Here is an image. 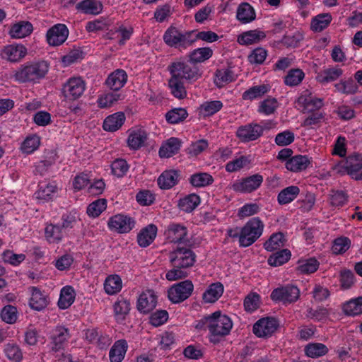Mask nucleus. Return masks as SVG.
<instances>
[{"label":"nucleus","instance_id":"1","mask_svg":"<svg viewBox=\"0 0 362 362\" xmlns=\"http://www.w3.org/2000/svg\"><path fill=\"white\" fill-rule=\"evenodd\" d=\"M264 223L259 217L250 218L243 227L228 230V235L238 238L240 247H246L252 245L262 234Z\"/></svg>","mask_w":362,"mask_h":362},{"label":"nucleus","instance_id":"2","mask_svg":"<svg viewBox=\"0 0 362 362\" xmlns=\"http://www.w3.org/2000/svg\"><path fill=\"white\" fill-rule=\"evenodd\" d=\"M170 77L192 83L202 76L199 67L193 64L189 59L177 58L173 61L167 68Z\"/></svg>","mask_w":362,"mask_h":362},{"label":"nucleus","instance_id":"3","mask_svg":"<svg viewBox=\"0 0 362 362\" xmlns=\"http://www.w3.org/2000/svg\"><path fill=\"white\" fill-rule=\"evenodd\" d=\"M49 70L45 61L26 63L15 71L13 78L18 83H35L44 78Z\"/></svg>","mask_w":362,"mask_h":362},{"label":"nucleus","instance_id":"4","mask_svg":"<svg viewBox=\"0 0 362 362\" xmlns=\"http://www.w3.org/2000/svg\"><path fill=\"white\" fill-rule=\"evenodd\" d=\"M209 322V340L214 344L220 341V338L228 335L232 327L233 322L229 317L221 311H216L210 315Z\"/></svg>","mask_w":362,"mask_h":362},{"label":"nucleus","instance_id":"5","mask_svg":"<svg viewBox=\"0 0 362 362\" xmlns=\"http://www.w3.org/2000/svg\"><path fill=\"white\" fill-rule=\"evenodd\" d=\"M170 261L175 267L188 268L196 261V255L189 248L177 247L170 253Z\"/></svg>","mask_w":362,"mask_h":362},{"label":"nucleus","instance_id":"6","mask_svg":"<svg viewBox=\"0 0 362 362\" xmlns=\"http://www.w3.org/2000/svg\"><path fill=\"white\" fill-rule=\"evenodd\" d=\"M193 290L192 282L185 280L173 285L168 291V296L173 303H180L187 299L192 295Z\"/></svg>","mask_w":362,"mask_h":362},{"label":"nucleus","instance_id":"7","mask_svg":"<svg viewBox=\"0 0 362 362\" xmlns=\"http://www.w3.org/2000/svg\"><path fill=\"white\" fill-rule=\"evenodd\" d=\"M86 88L85 81L81 77H71L69 78L62 86L63 95L69 100L79 98Z\"/></svg>","mask_w":362,"mask_h":362},{"label":"nucleus","instance_id":"8","mask_svg":"<svg viewBox=\"0 0 362 362\" xmlns=\"http://www.w3.org/2000/svg\"><path fill=\"white\" fill-rule=\"evenodd\" d=\"M300 296V291L297 286L286 285L274 289L270 295L274 302H281L284 304L296 302Z\"/></svg>","mask_w":362,"mask_h":362},{"label":"nucleus","instance_id":"9","mask_svg":"<svg viewBox=\"0 0 362 362\" xmlns=\"http://www.w3.org/2000/svg\"><path fill=\"white\" fill-rule=\"evenodd\" d=\"M263 182V177L259 174H255L240 180H236L230 189L240 193H250L260 187Z\"/></svg>","mask_w":362,"mask_h":362},{"label":"nucleus","instance_id":"10","mask_svg":"<svg viewBox=\"0 0 362 362\" xmlns=\"http://www.w3.org/2000/svg\"><path fill=\"white\" fill-rule=\"evenodd\" d=\"M264 129H269V127H262L257 123H250L239 127L236 135L241 141L250 142L259 138L263 134Z\"/></svg>","mask_w":362,"mask_h":362},{"label":"nucleus","instance_id":"11","mask_svg":"<svg viewBox=\"0 0 362 362\" xmlns=\"http://www.w3.org/2000/svg\"><path fill=\"white\" fill-rule=\"evenodd\" d=\"M279 327L278 321L274 317H264L253 325V333L257 337H269Z\"/></svg>","mask_w":362,"mask_h":362},{"label":"nucleus","instance_id":"12","mask_svg":"<svg viewBox=\"0 0 362 362\" xmlns=\"http://www.w3.org/2000/svg\"><path fill=\"white\" fill-rule=\"evenodd\" d=\"M107 225L111 230L118 233H127L135 226V221L126 215L117 214L110 218Z\"/></svg>","mask_w":362,"mask_h":362},{"label":"nucleus","instance_id":"13","mask_svg":"<svg viewBox=\"0 0 362 362\" xmlns=\"http://www.w3.org/2000/svg\"><path fill=\"white\" fill-rule=\"evenodd\" d=\"M187 228L179 223H170L165 231L168 240L170 243H183L187 246H190L191 243L187 238Z\"/></svg>","mask_w":362,"mask_h":362},{"label":"nucleus","instance_id":"14","mask_svg":"<svg viewBox=\"0 0 362 362\" xmlns=\"http://www.w3.org/2000/svg\"><path fill=\"white\" fill-rule=\"evenodd\" d=\"M69 33V30L64 24H56L47 30V41L49 45L59 46L66 40Z\"/></svg>","mask_w":362,"mask_h":362},{"label":"nucleus","instance_id":"15","mask_svg":"<svg viewBox=\"0 0 362 362\" xmlns=\"http://www.w3.org/2000/svg\"><path fill=\"white\" fill-rule=\"evenodd\" d=\"M343 168L352 179L362 180V156L359 154L349 156L343 165Z\"/></svg>","mask_w":362,"mask_h":362},{"label":"nucleus","instance_id":"16","mask_svg":"<svg viewBox=\"0 0 362 362\" xmlns=\"http://www.w3.org/2000/svg\"><path fill=\"white\" fill-rule=\"evenodd\" d=\"M70 338L69 330L62 326L57 327L50 335L52 351L57 352L63 349Z\"/></svg>","mask_w":362,"mask_h":362},{"label":"nucleus","instance_id":"17","mask_svg":"<svg viewBox=\"0 0 362 362\" xmlns=\"http://www.w3.org/2000/svg\"><path fill=\"white\" fill-rule=\"evenodd\" d=\"M156 296L153 291L148 290L139 296L136 306L139 312L148 313L156 308Z\"/></svg>","mask_w":362,"mask_h":362},{"label":"nucleus","instance_id":"18","mask_svg":"<svg viewBox=\"0 0 362 362\" xmlns=\"http://www.w3.org/2000/svg\"><path fill=\"white\" fill-rule=\"evenodd\" d=\"M127 81V74L123 69H117L112 72L105 80V85L114 91L119 90Z\"/></svg>","mask_w":362,"mask_h":362},{"label":"nucleus","instance_id":"19","mask_svg":"<svg viewBox=\"0 0 362 362\" xmlns=\"http://www.w3.org/2000/svg\"><path fill=\"white\" fill-rule=\"evenodd\" d=\"M27 54V49L21 44L10 45L4 47L2 57L11 62L22 59Z\"/></svg>","mask_w":362,"mask_h":362},{"label":"nucleus","instance_id":"20","mask_svg":"<svg viewBox=\"0 0 362 362\" xmlns=\"http://www.w3.org/2000/svg\"><path fill=\"white\" fill-rule=\"evenodd\" d=\"M311 161L308 156L296 155L287 160L286 168L291 172H300L307 169Z\"/></svg>","mask_w":362,"mask_h":362},{"label":"nucleus","instance_id":"21","mask_svg":"<svg viewBox=\"0 0 362 362\" xmlns=\"http://www.w3.org/2000/svg\"><path fill=\"white\" fill-rule=\"evenodd\" d=\"M158 228L154 224H149L142 228L137 235V243L141 247H146L155 240Z\"/></svg>","mask_w":362,"mask_h":362},{"label":"nucleus","instance_id":"22","mask_svg":"<svg viewBox=\"0 0 362 362\" xmlns=\"http://www.w3.org/2000/svg\"><path fill=\"white\" fill-rule=\"evenodd\" d=\"M103 8V4L99 0H83L76 5L77 11L88 15H98Z\"/></svg>","mask_w":362,"mask_h":362},{"label":"nucleus","instance_id":"23","mask_svg":"<svg viewBox=\"0 0 362 362\" xmlns=\"http://www.w3.org/2000/svg\"><path fill=\"white\" fill-rule=\"evenodd\" d=\"M179 173L175 170H165L157 180L159 187L162 189H169L178 182Z\"/></svg>","mask_w":362,"mask_h":362},{"label":"nucleus","instance_id":"24","mask_svg":"<svg viewBox=\"0 0 362 362\" xmlns=\"http://www.w3.org/2000/svg\"><path fill=\"white\" fill-rule=\"evenodd\" d=\"M181 141L178 138L171 137L168 139L159 149L160 158H170L177 154L181 146Z\"/></svg>","mask_w":362,"mask_h":362},{"label":"nucleus","instance_id":"25","mask_svg":"<svg viewBox=\"0 0 362 362\" xmlns=\"http://www.w3.org/2000/svg\"><path fill=\"white\" fill-rule=\"evenodd\" d=\"M49 303L48 297L36 287L32 288V295L29 301L30 308L35 310L40 311L45 309Z\"/></svg>","mask_w":362,"mask_h":362},{"label":"nucleus","instance_id":"26","mask_svg":"<svg viewBox=\"0 0 362 362\" xmlns=\"http://www.w3.org/2000/svg\"><path fill=\"white\" fill-rule=\"evenodd\" d=\"M343 74V71L338 66H332L325 69L316 76V79L321 83H327L337 80Z\"/></svg>","mask_w":362,"mask_h":362},{"label":"nucleus","instance_id":"27","mask_svg":"<svg viewBox=\"0 0 362 362\" xmlns=\"http://www.w3.org/2000/svg\"><path fill=\"white\" fill-rule=\"evenodd\" d=\"M256 14L253 7L248 3H241L236 12L237 19L242 23H248L255 19Z\"/></svg>","mask_w":362,"mask_h":362},{"label":"nucleus","instance_id":"28","mask_svg":"<svg viewBox=\"0 0 362 362\" xmlns=\"http://www.w3.org/2000/svg\"><path fill=\"white\" fill-rule=\"evenodd\" d=\"M33 30V25L29 21H20L11 26L9 35L12 38H23L29 35Z\"/></svg>","mask_w":362,"mask_h":362},{"label":"nucleus","instance_id":"29","mask_svg":"<svg viewBox=\"0 0 362 362\" xmlns=\"http://www.w3.org/2000/svg\"><path fill=\"white\" fill-rule=\"evenodd\" d=\"M124 121V114L119 112L107 117L103 122V127L105 131L115 132L122 126Z\"/></svg>","mask_w":362,"mask_h":362},{"label":"nucleus","instance_id":"30","mask_svg":"<svg viewBox=\"0 0 362 362\" xmlns=\"http://www.w3.org/2000/svg\"><path fill=\"white\" fill-rule=\"evenodd\" d=\"M127 350L125 340L117 341L110 350L109 357L111 362H122Z\"/></svg>","mask_w":362,"mask_h":362},{"label":"nucleus","instance_id":"31","mask_svg":"<svg viewBox=\"0 0 362 362\" xmlns=\"http://www.w3.org/2000/svg\"><path fill=\"white\" fill-rule=\"evenodd\" d=\"M147 139V133L144 129L132 131L127 139L128 146L131 149L137 150L144 145Z\"/></svg>","mask_w":362,"mask_h":362},{"label":"nucleus","instance_id":"32","mask_svg":"<svg viewBox=\"0 0 362 362\" xmlns=\"http://www.w3.org/2000/svg\"><path fill=\"white\" fill-rule=\"evenodd\" d=\"M74 290L71 286H66L61 290L57 304L60 309L65 310L69 308L74 303Z\"/></svg>","mask_w":362,"mask_h":362},{"label":"nucleus","instance_id":"33","mask_svg":"<svg viewBox=\"0 0 362 362\" xmlns=\"http://www.w3.org/2000/svg\"><path fill=\"white\" fill-rule=\"evenodd\" d=\"M223 293V286L220 282L211 284L203 293V300L205 303L216 302Z\"/></svg>","mask_w":362,"mask_h":362},{"label":"nucleus","instance_id":"34","mask_svg":"<svg viewBox=\"0 0 362 362\" xmlns=\"http://www.w3.org/2000/svg\"><path fill=\"white\" fill-rule=\"evenodd\" d=\"M45 234L47 240L50 243H58L64 238L65 233L60 225L48 224L45 229Z\"/></svg>","mask_w":362,"mask_h":362},{"label":"nucleus","instance_id":"35","mask_svg":"<svg viewBox=\"0 0 362 362\" xmlns=\"http://www.w3.org/2000/svg\"><path fill=\"white\" fill-rule=\"evenodd\" d=\"M200 197L196 194H190L180 199L178 202V206L180 210L190 213L194 211L200 204Z\"/></svg>","mask_w":362,"mask_h":362},{"label":"nucleus","instance_id":"36","mask_svg":"<svg viewBox=\"0 0 362 362\" xmlns=\"http://www.w3.org/2000/svg\"><path fill=\"white\" fill-rule=\"evenodd\" d=\"M266 37L262 31L254 30L243 33L238 37V42L242 45H251L258 42Z\"/></svg>","mask_w":362,"mask_h":362},{"label":"nucleus","instance_id":"37","mask_svg":"<svg viewBox=\"0 0 362 362\" xmlns=\"http://www.w3.org/2000/svg\"><path fill=\"white\" fill-rule=\"evenodd\" d=\"M269 89L270 87L269 85L262 84L255 86L245 90L242 95V98L245 100H252L261 98L268 93Z\"/></svg>","mask_w":362,"mask_h":362},{"label":"nucleus","instance_id":"38","mask_svg":"<svg viewBox=\"0 0 362 362\" xmlns=\"http://www.w3.org/2000/svg\"><path fill=\"white\" fill-rule=\"evenodd\" d=\"M194 42V30L181 31L175 49H177L180 52H183L192 47Z\"/></svg>","mask_w":362,"mask_h":362},{"label":"nucleus","instance_id":"39","mask_svg":"<svg viewBox=\"0 0 362 362\" xmlns=\"http://www.w3.org/2000/svg\"><path fill=\"white\" fill-rule=\"evenodd\" d=\"M300 189L291 185L282 189L278 194L277 199L280 204H286L294 200L299 194Z\"/></svg>","mask_w":362,"mask_h":362},{"label":"nucleus","instance_id":"40","mask_svg":"<svg viewBox=\"0 0 362 362\" xmlns=\"http://www.w3.org/2000/svg\"><path fill=\"white\" fill-rule=\"evenodd\" d=\"M189 183L195 187H204L211 185L214 178L207 173H197L192 175L189 179Z\"/></svg>","mask_w":362,"mask_h":362},{"label":"nucleus","instance_id":"41","mask_svg":"<svg viewBox=\"0 0 362 362\" xmlns=\"http://www.w3.org/2000/svg\"><path fill=\"white\" fill-rule=\"evenodd\" d=\"M130 310V303L124 298L118 299L114 305V313L116 320L122 322Z\"/></svg>","mask_w":362,"mask_h":362},{"label":"nucleus","instance_id":"42","mask_svg":"<svg viewBox=\"0 0 362 362\" xmlns=\"http://www.w3.org/2000/svg\"><path fill=\"white\" fill-rule=\"evenodd\" d=\"M124 98V96L117 91L110 92L100 95L98 99V105L100 108H107Z\"/></svg>","mask_w":362,"mask_h":362},{"label":"nucleus","instance_id":"43","mask_svg":"<svg viewBox=\"0 0 362 362\" xmlns=\"http://www.w3.org/2000/svg\"><path fill=\"white\" fill-rule=\"evenodd\" d=\"M183 80L170 77L168 80V86L173 95L178 99H183L187 96V91L184 86Z\"/></svg>","mask_w":362,"mask_h":362},{"label":"nucleus","instance_id":"44","mask_svg":"<svg viewBox=\"0 0 362 362\" xmlns=\"http://www.w3.org/2000/svg\"><path fill=\"white\" fill-rule=\"evenodd\" d=\"M332 20V16L329 13L319 14L312 20L311 28L313 31L321 32L330 24Z\"/></svg>","mask_w":362,"mask_h":362},{"label":"nucleus","instance_id":"45","mask_svg":"<svg viewBox=\"0 0 362 362\" xmlns=\"http://www.w3.org/2000/svg\"><path fill=\"white\" fill-rule=\"evenodd\" d=\"M212 54L213 50L209 47L197 48L189 53V59L194 64L209 59Z\"/></svg>","mask_w":362,"mask_h":362},{"label":"nucleus","instance_id":"46","mask_svg":"<svg viewBox=\"0 0 362 362\" xmlns=\"http://www.w3.org/2000/svg\"><path fill=\"white\" fill-rule=\"evenodd\" d=\"M343 311L346 315L350 316L362 314V296L345 303L343 305Z\"/></svg>","mask_w":362,"mask_h":362},{"label":"nucleus","instance_id":"47","mask_svg":"<svg viewBox=\"0 0 362 362\" xmlns=\"http://www.w3.org/2000/svg\"><path fill=\"white\" fill-rule=\"evenodd\" d=\"M122 279L118 275H111L107 277L104 283V289L109 295H114L120 291Z\"/></svg>","mask_w":362,"mask_h":362},{"label":"nucleus","instance_id":"48","mask_svg":"<svg viewBox=\"0 0 362 362\" xmlns=\"http://www.w3.org/2000/svg\"><path fill=\"white\" fill-rule=\"evenodd\" d=\"M188 116V113L185 108H173L165 114L166 121L170 124H178L183 122Z\"/></svg>","mask_w":362,"mask_h":362},{"label":"nucleus","instance_id":"49","mask_svg":"<svg viewBox=\"0 0 362 362\" xmlns=\"http://www.w3.org/2000/svg\"><path fill=\"white\" fill-rule=\"evenodd\" d=\"M291 255V252L288 249H283L272 254L268 258V264L273 267L281 266L288 261Z\"/></svg>","mask_w":362,"mask_h":362},{"label":"nucleus","instance_id":"50","mask_svg":"<svg viewBox=\"0 0 362 362\" xmlns=\"http://www.w3.org/2000/svg\"><path fill=\"white\" fill-rule=\"evenodd\" d=\"M57 190L56 185L51 183L42 182L39 185L38 190L35 192V197L37 199L42 201H48L52 195Z\"/></svg>","mask_w":362,"mask_h":362},{"label":"nucleus","instance_id":"51","mask_svg":"<svg viewBox=\"0 0 362 362\" xmlns=\"http://www.w3.org/2000/svg\"><path fill=\"white\" fill-rule=\"evenodd\" d=\"M328 352L327 347L322 343H310L305 347V353L308 357L317 358Z\"/></svg>","mask_w":362,"mask_h":362},{"label":"nucleus","instance_id":"52","mask_svg":"<svg viewBox=\"0 0 362 362\" xmlns=\"http://www.w3.org/2000/svg\"><path fill=\"white\" fill-rule=\"evenodd\" d=\"M284 235L282 233H274L271 235L269 239L264 244V248L267 251H274L283 247L284 245Z\"/></svg>","mask_w":362,"mask_h":362},{"label":"nucleus","instance_id":"53","mask_svg":"<svg viewBox=\"0 0 362 362\" xmlns=\"http://www.w3.org/2000/svg\"><path fill=\"white\" fill-rule=\"evenodd\" d=\"M180 33L176 27L170 26L163 34V41L168 47L175 48Z\"/></svg>","mask_w":362,"mask_h":362},{"label":"nucleus","instance_id":"54","mask_svg":"<svg viewBox=\"0 0 362 362\" xmlns=\"http://www.w3.org/2000/svg\"><path fill=\"white\" fill-rule=\"evenodd\" d=\"M107 208L105 199H98L88 205L87 214L93 218L98 217Z\"/></svg>","mask_w":362,"mask_h":362},{"label":"nucleus","instance_id":"55","mask_svg":"<svg viewBox=\"0 0 362 362\" xmlns=\"http://www.w3.org/2000/svg\"><path fill=\"white\" fill-rule=\"evenodd\" d=\"M304 76L305 74L301 69H291L285 76L284 83L289 86H296L301 83Z\"/></svg>","mask_w":362,"mask_h":362},{"label":"nucleus","instance_id":"56","mask_svg":"<svg viewBox=\"0 0 362 362\" xmlns=\"http://www.w3.org/2000/svg\"><path fill=\"white\" fill-rule=\"evenodd\" d=\"M298 270L302 274H312L319 267V262L315 258L301 260L298 262Z\"/></svg>","mask_w":362,"mask_h":362},{"label":"nucleus","instance_id":"57","mask_svg":"<svg viewBox=\"0 0 362 362\" xmlns=\"http://www.w3.org/2000/svg\"><path fill=\"white\" fill-rule=\"evenodd\" d=\"M40 144V137L37 135L28 136L21 145L23 153L30 154L38 148Z\"/></svg>","mask_w":362,"mask_h":362},{"label":"nucleus","instance_id":"58","mask_svg":"<svg viewBox=\"0 0 362 362\" xmlns=\"http://www.w3.org/2000/svg\"><path fill=\"white\" fill-rule=\"evenodd\" d=\"M351 246V240L347 237L336 238L332 247V250L335 255H341L346 252Z\"/></svg>","mask_w":362,"mask_h":362},{"label":"nucleus","instance_id":"59","mask_svg":"<svg viewBox=\"0 0 362 362\" xmlns=\"http://www.w3.org/2000/svg\"><path fill=\"white\" fill-rule=\"evenodd\" d=\"M223 107L220 100L206 101L200 106L201 112L204 116H211L218 112Z\"/></svg>","mask_w":362,"mask_h":362},{"label":"nucleus","instance_id":"60","mask_svg":"<svg viewBox=\"0 0 362 362\" xmlns=\"http://www.w3.org/2000/svg\"><path fill=\"white\" fill-rule=\"evenodd\" d=\"M1 320L8 324H13L18 319L17 308L11 305L4 306L0 314Z\"/></svg>","mask_w":362,"mask_h":362},{"label":"nucleus","instance_id":"61","mask_svg":"<svg viewBox=\"0 0 362 362\" xmlns=\"http://www.w3.org/2000/svg\"><path fill=\"white\" fill-rule=\"evenodd\" d=\"M251 160L247 156H242L228 162L226 165V170L229 173L238 171L250 163Z\"/></svg>","mask_w":362,"mask_h":362},{"label":"nucleus","instance_id":"62","mask_svg":"<svg viewBox=\"0 0 362 362\" xmlns=\"http://www.w3.org/2000/svg\"><path fill=\"white\" fill-rule=\"evenodd\" d=\"M6 357L13 362H20L23 358V354L19 346L15 344H8L4 347Z\"/></svg>","mask_w":362,"mask_h":362},{"label":"nucleus","instance_id":"63","mask_svg":"<svg viewBox=\"0 0 362 362\" xmlns=\"http://www.w3.org/2000/svg\"><path fill=\"white\" fill-rule=\"evenodd\" d=\"M216 77L215 83L218 87H221L224 83H230L235 80L233 72L229 69L217 70Z\"/></svg>","mask_w":362,"mask_h":362},{"label":"nucleus","instance_id":"64","mask_svg":"<svg viewBox=\"0 0 362 362\" xmlns=\"http://www.w3.org/2000/svg\"><path fill=\"white\" fill-rule=\"evenodd\" d=\"M279 103L276 98H268L261 102L258 112L266 115L273 114L278 107Z\"/></svg>","mask_w":362,"mask_h":362}]
</instances>
